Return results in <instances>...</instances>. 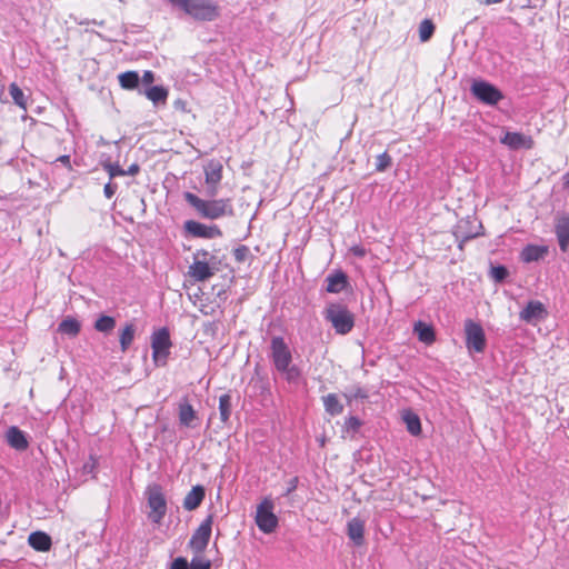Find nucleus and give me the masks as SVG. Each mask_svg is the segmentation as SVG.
I'll use <instances>...</instances> for the list:
<instances>
[{"label":"nucleus","instance_id":"obj_1","mask_svg":"<svg viewBox=\"0 0 569 569\" xmlns=\"http://www.w3.org/2000/svg\"><path fill=\"white\" fill-rule=\"evenodd\" d=\"M270 357L278 372L289 382L295 383L301 378V370L292 365V355L282 337H273L270 343Z\"/></svg>","mask_w":569,"mask_h":569},{"label":"nucleus","instance_id":"obj_2","mask_svg":"<svg viewBox=\"0 0 569 569\" xmlns=\"http://www.w3.org/2000/svg\"><path fill=\"white\" fill-rule=\"evenodd\" d=\"M186 201L207 219L216 220L226 216H233V207L228 198L203 200L191 192L184 193Z\"/></svg>","mask_w":569,"mask_h":569},{"label":"nucleus","instance_id":"obj_3","mask_svg":"<svg viewBox=\"0 0 569 569\" xmlns=\"http://www.w3.org/2000/svg\"><path fill=\"white\" fill-rule=\"evenodd\" d=\"M186 14L198 21H213L220 16V7L213 0H168Z\"/></svg>","mask_w":569,"mask_h":569},{"label":"nucleus","instance_id":"obj_4","mask_svg":"<svg viewBox=\"0 0 569 569\" xmlns=\"http://www.w3.org/2000/svg\"><path fill=\"white\" fill-rule=\"evenodd\" d=\"M220 262L216 256L207 250H198L193 256V261L188 268V276L194 282H204L212 278L220 269Z\"/></svg>","mask_w":569,"mask_h":569},{"label":"nucleus","instance_id":"obj_5","mask_svg":"<svg viewBox=\"0 0 569 569\" xmlns=\"http://www.w3.org/2000/svg\"><path fill=\"white\" fill-rule=\"evenodd\" d=\"M326 319L339 335L349 333L355 326V317L349 309L340 303H331L326 309Z\"/></svg>","mask_w":569,"mask_h":569},{"label":"nucleus","instance_id":"obj_6","mask_svg":"<svg viewBox=\"0 0 569 569\" xmlns=\"http://www.w3.org/2000/svg\"><path fill=\"white\" fill-rule=\"evenodd\" d=\"M273 510L274 502L271 497H264L257 506L254 522L258 529L266 535L274 532L279 525V519Z\"/></svg>","mask_w":569,"mask_h":569},{"label":"nucleus","instance_id":"obj_7","mask_svg":"<svg viewBox=\"0 0 569 569\" xmlns=\"http://www.w3.org/2000/svg\"><path fill=\"white\" fill-rule=\"evenodd\" d=\"M172 346L169 329L163 327L151 335L152 359L154 363L166 365Z\"/></svg>","mask_w":569,"mask_h":569},{"label":"nucleus","instance_id":"obj_8","mask_svg":"<svg viewBox=\"0 0 569 569\" xmlns=\"http://www.w3.org/2000/svg\"><path fill=\"white\" fill-rule=\"evenodd\" d=\"M466 347L470 352L482 353L487 347L485 330L479 322L472 319L465 321Z\"/></svg>","mask_w":569,"mask_h":569},{"label":"nucleus","instance_id":"obj_9","mask_svg":"<svg viewBox=\"0 0 569 569\" xmlns=\"http://www.w3.org/2000/svg\"><path fill=\"white\" fill-rule=\"evenodd\" d=\"M147 498L150 508L149 518L152 522L159 525L167 512V501L161 487L158 485L148 487Z\"/></svg>","mask_w":569,"mask_h":569},{"label":"nucleus","instance_id":"obj_10","mask_svg":"<svg viewBox=\"0 0 569 569\" xmlns=\"http://www.w3.org/2000/svg\"><path fill=\"white\" fill-rule=\"evenodd\" d=\"M212 525L213 516L209 515L192 533L189 548L194 553H202L206 550L211 537Z\"/></svg>","mask_w":569,"mask_h":569},{"label":"nucleus","instance_id":"obj_11","mask_svg":"<svg viewBox=\"0 0 569 569\" xmlns=\"http://www.w3.org/2000/svg\"><path fill=\"white\" fill-rule=\"evenodd\" d=\"M471 93L482 103L496 106L503 99L502 92L487 81H475L471 86Z\"/></svg>","mask_w":569,"mask_h":569},{"label":"nucleus","instance_id":"obj_12","mask_svg":"<svg viewBox=\"0 0 569 569\" xmlns=\"http://www.w3.org/2000/svg\"><path fill=\"white\" fill-rule=\"evenodd\" d=\"M206 192L210 197H214L219 191V184L223 177V166L219 160H210L204 166Z\"/></svg>","mask_w":569,"mask_h":569},{"label":"nucleus","instance_id":"obj_13","mask_svg":"<svg viewBox=\"0 0 569 569\" xmlns=\"http://www.w3.org/2000/svg\"><path fill=\"white\" fill-rule=\"evenodd\" d=\"M184 230L196 238L214 239L222 236V231L218 226H208L196 220L186 221Z\"/></svg>","mask_w":569,"mask_h":569},{"label":"nucleus","instance_id":"obj_14","mask_svg":"<svg viewBox=\"0 0 569 569\" xmlns=\"http://www.w3.org/2000/svg\"><path fill=\"white\" fill-rule=\"evenodd\" d=\"M548 317L545 305L539 300H530L519 312V318L530 325H537Z\"/></svg>","mask_w":569,"mask_h":569},{"label":"nucleus","instance_id":"obj_15","mask_svg":"<svg viewBox=\"0 0 569 569\" xmlns=\"http://www.w3.org/2000/svg\"><path fill=\"white\" fill-rule=\"evenodd\" d=\"M500 141L511 149H531L535 146V141L530 136L520 132H507Z\"/></svg>","mask_w":569,"mask_h":569},{"label":"nucleus","instance_id":"obj_16","mask_svg":"<svg viewBox=\"0 0 569 569\" xmlns=\"http://www.w3.org/2000/svg\"><path fill=\"white\" fill-rule=\"evenodd\" d=\"M555 232L557 240L562 252L569 249V217H558L555 223Z\"/></svg>","mask_w":569,"mask_h":569},{"label":"nucleus","instance_id":"obj_17","mask_svg":"<svg viewBox=\"0 0 569 569\" xmlns=\"http://www.w3.org/2000/svg\"><path fill=\"white\" fill-rule=\"evenodd\" d=\"M347 535L357 546L365 541V521L358 517L350 519L347 523Z\"/></svg>","mask_w":569,"mask_h":569},{"label":"nucleus","instance_id":"obj_18","mask_svg":"<svg viewBox=\"0 0 569 569\" xmlns=\"http://www.w3.org/2000/svg\"><path fill=\"white\" fill-rule=\"evenodd\" d=\"M548 252L549 248L547 246L527 244L520 252V259L526 263H530L543 259Z\"/></svg>","mask_w":569,"mask_h":569},{"label":"nucleus","instance_id":"obj_19","mask_svg":"<svg viewBox=\"0 0 569 569\" xmlns=\"http://www.w3.org/2000/svg\"><path fill=\"white\" fill-rule=\"evenodd\" d=\"M206 496L204 488L200 485L192 487L186 495L182 506L186 510L192 511L197 509L203 501Z\"/></svg>","mask_w":569,"mask_h":569},{"label":"nucleus","instance_id":"obj_20","mask_svg":"<svg viewBox=\"0 0 569 569\" xmlns=\"http://www.w3.org/2000/svg\"><path fill=\"white\" fill-rule=\"evenodd\" d=\"M413 332L417 335L419 341L428 346L436 341V331L432 325L419 320L413 325Z\"/></svg>","mask_w":569,"mask_h":569},{"label":"nucleus","instance_id":"obj_21","mask_svg":"<svg viewBox=\"0 0 569 569\" xmlns=\"http://www.w3.org/2000/svg\"><path fill=\"white\" fill-rule=\"evenodd\" d=\"M6 437L9 446L17 450H26L29 446L24 433L17 427H10Z\"/></svg>","mask_w":569,"mask_h":569},{"label":"nucleus","instance_id":"obj_22","mask_svg":"<svg viewBox=\"0 0 569 569\" xmlns=\"http://www.w3.org/2000/svg\"><path fill=\"white\" fill-rule=\"evenodd\" d=\"M327 288L326 290L330 293H339L341 292L348 284V278L345 272L337 271L332 274H329L326 279Z\"/></svg>","mask_w":569,"mask_h":569},{"label":"nucleus","instance_id":"obj_23","mask_svg":"<svg viewBox=\"0 0 569 569\" xmlns=\"http://www.w3.org/2000/svg\"><path fill=\"white\" fill-rule=\"evenodd\" d=\"M81 331V322L74 317H66L58 326V332L68 337H77Z\"/></svg>","mask_w":569,"mask_h":569},{"label":"nucleus","instance_id":"obj_24","mask_svg":"<svg viewBox=\"0 0 569 569\" xmlns=\"http://www.w3.org/2000/svg\"><path fill=\"white\" fill-rule=\"evenodd\" d=\"M29 545L37 551H48L51 548V538L42 531L32 532L28 538Z\"/></svg>","mask_w":569,"mask_h":569},{"label":"nucleus","instance_id":"obj_25","mask_svg":"<svg viewBox=\"0 0 569 569\" xmlns=\"http://www.w3.org/2000/svg\"><path fill=\"white\" fill-rule=\"evenodd\" d=\"M401 417L410 435L419 436L421 433V421L417 413L407 409L402 412Z\"/></svg>","mask_w":569,"mask_h":569},{"label":"nucleus","instance_id":"obj_26","mask_svg":"<svg viewBox=\"0 0 569 569\" xmlns=\"http://www.w3.org/2000/svg\"><path fill=\"white\" fill-rule=\"evenodd\" d=\"M136 335V327L132 322H127L119 331V342L122 352H126L132 345Z\"/></svg>","mask_w":569,"mask_h":569},{"label":"nucleus","instance_id":"obj_27","mask_svg":"<svg viewBox=\"0 0 569 569\" xmlns=\"http://www.w3.org/2000/svg\"><path fill=\"white\" fill-rule=\"evenodd\" d=\"M323 407L330 416H338L343 411V405L336 393H328L322 397Z\"/></svg>","mask_w":569,"mask_h":569},{"label":"nucleus","instance_id":"obj_28","mask_svg":"<svg viewBox=\"0 0 569 569\" xmlns=\"http://www.w3.org/2000/svg\"><path fill=\"white\" fill-rule=\"evenodd\" d=\"M178 415L180 423L184 427H192V422L197 419V413L188 401L180 402Z\"/></svg>","mask_w":569,"mask_h":569},{"label":"nucleus","instance_id":"obj_29","mask_svg":"<svg viewBox=\"0 0 569 569\" xmlns=\"http://www.w3.org/2000/svg\"><path fill=\"white\" fill-rule=\"evenodd\" d=\"M94 330L108 335L116 328V319L111 316L100 315L93 323Z\"/></svg>","mask_w":569,"mask_h":569},{"label":"nucleus","instance_id":"obj_30","mask_svg":"<svg viewBox=\"0 0 569 569\" xmlns=\"http://www.w3.org/2000/svg\"><path fill=\"white\" fill-rule=\"evenodd\" d=\"M121 88L133 90L139 84V74L136 71H126L118 76Z\"/></svg>","mask_w":569,"mask_h":569},{"label":"nucleus","instance_id":"obj_31","mask_svg":"<svg viewBox=\"0 0 569 569\" xmlns=\"http://www.w3.org/2000/svg\"><path fill=\"white\" fill-rule=\"evenodd\" d=\"M9 93H10L13 102L26 112L28 109L27 98H26L23 91L20 89V87L16 82L10 83Z\"/></svg>","mask_w":569,"mask_h":569},{"label":"nucleus","instance_id":"obj_32","mask_svg":"<svg viewBox=\"0 0 569 569\" xmlns=\"http://www.w3.org/2000/svg\"><path fill=\"white\" fill-rule=\"evenodd\" d=\"M146 97L153 103H166L168 90L162 86H153L146 91Z\"/></svg>","mask_w":569,"mask_h":569},{"label":"nucleus","instance_id":"obj_33","mask_svg":"<svg viewBox=\"0 0 569 569\" xmlns=\"http://www.w3.org/2000/svg\"><path fill=\"white\" fill-rule=\"evenodd\" d=\"M231 397L228 393L220 396L219 398V413L220 420L226 423L229 421L231 416Z\"/></svg>","mask_w":569,"mask_h":569},{"label":"nucleus","instance_id":"obj_34","mask_svg":"<svg viewBox=\"0 0 569 569\" xmlns=\"http://www.w3.org/2000/svg\"><path fill=\"white\" fill-rule=\"evenodd\" d=\"M435 32V24L430 19H425L419 24V39L427 42Z\"/></svg>","mask_w":569,"mask_h":569},{"label":"nucleus","instance_id":"obj_35","mask_svg":"<svg viewBox=\"0 0 569 569\" xmlns=\"http://www.w3.org/2000/svg\"><path fill=\"white\" fill-rule=\"evenodd\" d=\"M392 163L391 156L385 151L376 158V170L378 172L386 171Z\"/></svg>","mask_w":569,"mask_h":569},{"label":"nucleus","instance_id":"obj_36","mask_svg":"<svg viewBox=\"0 0 569 569\" xmlns=\"http://www.w3.org/2000/svg\"><path fill=\"white\" fill-rule=\"evenodd\" d=\"M249 256H250V249L244 244H240L233 249L234 260L239 263L244 262Z\"/></svg>","mask_w":569,"mask_h":569},{"label":"nucleus","instance_id":"obj_37","mask_svg":"<svg viewBox=\"0 0 569 569\" xmlns=\"http://www.w3.org/2000/svg\"><path fill=\"white\" fill-rule=\"evenodd\" d=\"M103 169L108 172L110 179L118 176H124V170L118 163H103Z\"/></svg>","mask_w":569,"mask_h":569},{"label":"nucleus","instance_id":"obj_38","mask_svg":"<svg viewBox=\"0 0 569 569\" xmlns=\"http://www.w3.org/2000/svg\"><path fill=\"white\" fill-rule=\"evenodd\" d=\"M361 425L362 422L360 421L359 418L351 416L345 420L343 427L347 432L351 431L355 433L360 429Z\"/></svg>","mask_w":569,"mask_h":569},{"label":"nucleus","instance_id":"obj_39","mask_svg":"<svg viewBox=\"0 0 569 569\" xmlns=\"http://www.w3.org/2000/svg\"><path fill=\"white\" fill-rule=\"evenodd\" d=\"M490 274L493 280L500 282L508 276V270L503 266H496L491 268Z\"/></svg>","mask_w":569,"mask_h":569},{"label":"nucleus","instance_id":"obj_40","mask_svg":"<svg viewBox=\"0 0 569 569\" xmlns=\"http://www.w3.org/2000/svg\"><path fill=\"white\" fill-rule=\"evenodd\" d=\"M211 561L209 559H198L194 558L189 563V569H210Z\"/></svg>","mask_w":569,"mask_h":569},{"label":"nucleus","instance_id":"obj_41","mask_svg":"<svg viewBox=\"0 0 569 569\" xmlns=\"http://www.w3.org/2000/svg\"><path fill=\"white\" fill-rule=\"evenodd\" d=\"M170 569H189V563L186 558L178 557L171 562Z\"/></svg>","mask_w":569,"mask_h":569},{"label":"nucleus","instance_id":"obj_42","mask_svg":"<svg viewBox=\"0 0 569 569\" xmlns=\"http://www.w3.org/2000/svg\"><path fill=\"white\" fill-rule=\"evenodd\" d=\"M350 252L358 258H363L367 254V250L360 244L352 246Z\"/></svg>","mask_w":569,"mask_h":569},{"label":"nucleus","instance_id":"obj_43","mask_svg":"<svg viewBox=\"0 0 569 569\" xmlns=\"http://www.w3.org/2000/svg\"><path fill=\"white\" fill-rule=\"evenodd\" d=\"M116 191H117V184H112L111 182H108L103 188L104 196L108 199H111L114 196Z\"/></svg>","mask_w":569,"mask_h":569},{"label":"nucleus","instance_id":"obj_44","mask_svg":"<svg viewBox=\"0 0 569 569\" xmlns=\"http://www.w3.org/2000/svg\"><path fill=\"white\" fill-rule=\"evenodd\" d=\"M142 81L146 84H151L154 81V73L150 70H147L142 74Z\"/></svg>","mask_w":569,"mask_h":569},{"label":"nucleus","instance_id":"obj_45","mask_svg":"<svg viewBox=\"0 0 569 569\" xmlns=\"http://www.w3.org/2000/svg\"><path fill=\"white\" fill-rule=\"evenodd\" d=\"M140 171V167L137 163L131 164L128 170H124V176H136Z\"/></svg>","mask_w":569,"mask_h":569},{"label":"nucleus","instance_id":"obj_46","mask_svg":"<svg viewBox=\"0 0 569 569\" xmlns=\"http://www.w3.org/2000/svg\"><path fill=\"white\" fill-rule=\"evenodd\" d=\"M97 465H98L97 458L93 456H90V463H86L83 468L88 469L89 471H92L93 469H96Z\"/></svg>","mask_w":569,"mask_h":569},{"label":"nucleus","instance_id":"obj_47","mask_svg":"<svg viewBox=\"0 0 569 569\" xmlns=\"http://www.w3.org/2000/svg\"><path fill=\"white\" fill-rule=\"evenodd\" d=\"M298 477H293L289 482V488L287 490V495L291 493L293 490H296L298 486Z\"/></svg>","mask_w":569,"mask_h":569},{"label":"nucleus","instance_id":"obj_48","mask_svg":"<svg viewBox=\"0 0 569 569\" xmlns=\"http://www.w3.org/2000/svg\"><path fill=\"white\" fill-rule=\"evenodd\" d=\"M58 160L61 161L64 166H67L69 170L72 169L71 162H70V156H68V154L61 156L58 158Z\"/></svg>","mask_w":569,"mask_h":569},{"label":"nucleus","instance_id":"obj_49","mask_svg":"<svg viewBox=\"0 0 569 569\" xmlns=\"http://www.w3.org/2000/svg\"><path fill=\"white\" fill-rule=\"evenodd\" d=\"M174 106H176L177 109H180L182 111H186V109H187V102L183 101V100H177L174 102Z\"/></svg>","mask_w":569,"mask_h":569},{"label":"nucleus","instance_id":"obj_50","mask_svg":"<svg viewBox=\"0 0 569 569\" xmlns=\"http://www.w3.org/2000/svg\"><path fill=\"white\" fill-rule=\"evenodd\" d=\"M562 180H563V187L569 188V171L563 174Z\"/></svg>","mask_w":569,"mask_h":569},{"label":"nucleus","instance_id":"obj_51","mask_svg":"<svg viewBox=\"0 0 569 569\" xmlns=\"http://www.w3.org/2000/svg\"><path fill=\"white\" fill-rule=\"evenodd\" d=\"M479 1L485 4H496V3L502 2L503 0H479Z\"/></svg>","mask_w":569,"mask_h":569}]
</instances>
